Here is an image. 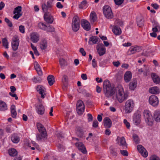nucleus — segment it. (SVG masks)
<instances>
[{"mask_svg": "<svg viewBox=\"0 0 160 160\" xmlns=\"http://www.w3.org/2000/svg\"><path fill=\"white\" fill-rule=\"evenodd\" d=\"M103 89L105 96L108 98L113 95L115 92L114 88L111 86L108 80H105L103 82Z\"/></svg>", "mask_w": 160, "mask_h": 160, "instance_id": "f257e3e1", "label": "nucleus"}, {"mask_svg": "<svg viewBox=\"0 0 160 160\" xmlns=\"http://www.w3.org/2000/svg\"><path fill=\"white\" fill-rule=\"evenodd\" d=\"M128 97V94L127 92H124L123 88L120 87L116 93V98L118 101L120 103H122L126 100Z\"/></svg>", "mask_w": 160, "mask_h": 160, "instance_id": "f03ea898", "label": "nucleus"}, {"mask_svg": "<svg viewBox=\"0 0 160 160\" xmlns=\"http://www.w3.org/2000/svg\"><path fill=\"white\" fill-rule=\"evenodd\" d=\"M135 106V102L132 99L127 100L125 103L124 110L127 113L131 112L133 110Z\"/></svg>", "mask_w": 160, "mask_h": 160, "instance_id": "7ed1b4c3", "label": "nucleus"}, {"mask_svg": "<svg viewBox=\"0 0 160 160\" xmlns=\"http://www.w3.org/2000/svg\"><path fill=\"white\" fill-rule=\"evenodd\" d=\"M80 20L77 16H75L72 18V28L73 31L77 32L79 29Z\"/></svg>", "mask_w": 160, "mask_h": 160, "instance_id": "20e7f679", "label": "nucleus"}, {"mask_svg": "<svg viewBox=\"0 0 160 160\" xmlns=\"http://www.w3.org/2000/svg\"><path fill=\"white\" fill-rule=\"evenodd\" d=\"M103 12L105 17L108 19H111L113 17L111 8L108 5H106L103 7Z\"/></svg>", "mask_w": 160, "mask_h": 160, "instance_id": "39448f33", "label": "nucleus"}, {"mask_svg": "<svg viewBox=\"0 0 160 160\" xmlns=\"http://www.w3.org/2000/svg\"><path fill=\"white\" fill-rule=\"evenodd\" d=\"M143 116L146 122L149 126H152L153 124L152 117L150 111L148 110H144Z\"/></svg>", "mask_w": 160, "mask_h": 160, "instance_id": "423d86ee", "label": "nucleus"}, {"mask_svg": "<svg viewBox=\"0 0 160 160\" xmlns=\"http://www.w3.org/2000/svg\"><path fill=\"white\" fill-rule=\"evenodd\" d=\"M19 44V40L18 36L15 35L13 37L11 42L12 47L13 50L16 51L18 48Z\"/></svg>", "mask_w": 160, "mask_h": 160, "instance_id": "0eeeda50", "label": "nucleus"}, {"mask_svg": "<svg viewBox=\"0 0 160 160\" xmlns=\"http://www.w3.org/2000/svg\"><path fill=\"white\" fill-rule=\"evenodd\" d=\"M85 109V106L83 102L79 100L77 101V109L78 113L80 115L82 114Z\"/></svg>", "mask_w": 160, "mask_h": 160, "instance_id": "6e6552de", "label": "nucleus"}, {"mask_svg": "<svg viewBox=\"0 0 160 160\" xmlns=\"http://www.w3.org/2000/svg\"><path fill=\"white\" fill-rule=\"evenodd\" d=\"M148 101L149 104L153 107L157 106L158 104V98L155 95H152L149 97Z\"/></svg>", "mask_w": 160, "mask_h": 160, "instance_id": "1a4fd4ad", "label": "nucleus"}, {"mask_svg": "<svg viewBox=\"0 0 160 160\" xmlns=\"http://www.w3.org/2000/svg\"><path fill=\"white\" fill-rule=\"evenodd\" d=\"M52 7V4H51L49 2H47L46 4L43 3L42 4V8L45 13H49L48 12V11L50 10Z\"/></svg>", "mask_w": 160, "mask_h": 160, "instance_id": "9d476101", "label": "nucleus"}, {"mask_svg": "<svg viewBox=\"0 0 160 160\" xmlns=\"http://www.w3.org/2000/svg\"><path fill=\"white\" fill-rule=\"evenodd\" d=\"M44 20L48 23H52L54 20V18L51 15L50 13H44Z\"/></svg>", "mask_w": 160, "mask_h": 160, "instance_id": "9b49d317", "label": "nucleus"}, {"mask_svg": "<svg viewBox=\"0 0 160 160\" xmlns=\"http://www.w3.org/2000/svg\"><path fill=\"white\" fill-rule=\"evenodd\" d=\"M81 24L83 28L86 31H88L91 29V26L89 22L87 20L82 19L81 21Z\"/></svg>", "mask_w": 160, "mask_h": 160, "instance_id": "f8f14e48", "label": "nucleus"}, {"mask_svg": "<svg viewBox=\"0 0 160 160\" xmlns=\"http://www.w3.org/2000/svg\"><path fill=\"white\" fill-rule=\"evenodd\" d=\"M97 48L99 56H102L105 53L106 49L102 44L98 45L97 46Z\"/></svg>", "mask_w": 160, "mask_h": 160, "instance_id": "ddd939ff", "label": "nucleus"}, {"mask_svg": "<svg viewBox=\"0 0 160 160\" xmlns=\"http://www.w3.org/2000/svg\"><path fill=\"white\" fill-rule=\"evenodd\" d=\"M76 146L78 148L79 150L83 154H86L87 152L86 148L84 144L81 142H78L75 144Z\"/></svg>", "mask_w": 160, "mask_h": 160, "instance_id": "4468645a", "label": "nucleus"}, {"mask_svg": "<svg viewBox=\"0 0 160 160\" xmlns=\"http://www.w3.org/2000/svg\"><path fill=\"white\" fill-rule=\"evenodd\" d=\"M37 91L41 95V97L44 98L45 95V88L41 85H38L37 87Z\"/></svg>", "mask_w": 160, "mask_h": 160, "instance_id": "2eb2a0df", "label": "nucleus"}, {"mask_svg": "<svg viewBox=\"0 0 160 160\" xmlns=\"http://www.w3.org/2000/svg\"><path fill=\"white\" fill-rule=\"evenodd\" d=\"M104 125L105 128H110L112 124V122L110 119L108 117L105 118L103 120Z\"/></svg>", "mask_w": 160, "mask_h": 160, "instance_id": "dca6fc26", "label": "nucleus"}, {"mask_svg": "<svg viewBox=\"0 0 160 160\" xmlns=\"http://www.w3.org/2000/svg\"><path fill=\"white\" fill-rule=\"evenodd\" d=\"M140 47L138 46H132L128 51V54H132L139 51Z\"/></svg>", "mask_w": 160, "mask_h": 160, "instance_id": "f3484780", "label": "nucleus"}, {"mask_svg": "<svg viewBox=\"0 0 160 160\" xmlns=\"http://www.w3.org/2000/svg\"><path fill=\"white\" fill-rule=\"evenodd\" d=\"M141 115L139 114H135L133 118L134 123L136 125H139L141 122Z\"/></svg>", "mask_w": 160, "mask_h": 160, "instance_id": "a211bd4d", "label": "nucleus"}, {"mask_svg": "<svg viewBox=\"0 0 160 160\" xmlns=\"http://www.w3.org/2000/svg\"><path fill=\"white\" fill-rule=\"evenodd\" d=\"M149 92L152 94H157L160 93V89L157 87L150 88L149 90Z\"/></svg>", "mask_w": 160, "mask_h": 160, "instance_id": "6ab92c4d", "label": "nucleus"}, {"mask_svg": "<svg viewBox=\"0 0 160 160\" xmlns=\"http://www.w3.org/2000/svg\"><path fill=\"white\" fill-rule=\"evenodd\" d=\"M132 78V73L130 71L126 72L124 74V78L126 82H129Z\"/></svg>", "mask_w": 160, "mask_h": 160, "instance_id": "aec40b11", "label": "nucleus"}, {"mask_svg": "<svg viewBox=\"0 0 160 160\" xmlns=\"http://www.w3.org/2000/svg\"><path fill=\"white\" fill-rule=\"evenodd\" d=\"M112 31L116 35H119L121 34L122 31L120 28L115 25L113 28Z\"/></svg>", "mask_w": 160, "mask_h": 160, "instance_id": "412c9836", "label": "nucleus"}, {"mask_svg": "<svg viewBox=\"0 0 160 160\" xmlns=\"http://www.w3.org/2000/svg\"><path fill=\"white\" fill-rule=\"evenodd\" d=\"M37 126L39 132L40 133H47L46 130L42 125L39 123L37 124Z\"/></svg>", "mask_w": 160, "mask_h": 160, "instance_id": "4be33fe9", "label": "nucleus"}, {"mask_svg": "<svg viewBox=\"0 0 160 160\" xmlns=\"http://www.w3.org/2000/svg\"><path fill=\"white\" fill-rule=\"evenodd\" d=\"M39 37L38 34L35 33H32L30 35L31 40L34 43L37 42L39 40Z\"/></svg>", "mask_w": 160, "mask_h": 160, "instance_id": "5701e85b", "label": "nucleus"}, {"mask_svg": "<svg viewBox=\"0 0 160 160\" xmlns=\"http://www.w3.org/2000/svg\"><path fill=\"white\" fill-rule=\"evenodd\" d=\"M37 111L38 113L40 115L43 114L44 112L45 108L42 104H40L37 106Z\"/></svg>", "mask_w": 160, "mask_h": 160, "instance_id": "b1692460", "label": "nucleus"}, {"mask_svg": "<svg viewBox=\"0 0 160 160\" xmlns=\"http://www.w3.org/2000/svg\"><path fill=\"white\" fill-rule=\"evenodd\" d=\"M151 77L153 82L156 84H158L160 82V78L156 73H153L151 74Z\"/></svg>", "mask_w": 160, "mask_h": 160, "instance_id": "393cba45", "label": "nucleus"}, {"mask_svg": "<svg viewBox=\"0 0 160 160\" xmlns=\"http://www.w3.org/2000/svg\"><path fill=\"white\" fill-rule=\"evenodd\" d=\"M99 38L96 36H92L89 39L88 43L90 45L96 43L98 41Z\"/></svg>", "mask_w": 160, "mask_h": 160, "instance_id": "a878e982", "label": "nucleus"}, {"mask_svg": "<svg viewBox=\"0 0 160 160\" xmlns=\"http://www.w3.org/2000/svg\"><path fill=\"white\" fill-rule=\"evenodd\" d=\"M152 31L153 32H157L160 31V26L157 22H154L153 25Z\"/></svg>", "mask_w": 160, "mask_h": 160, "instance_id": "bb28decb", "label": "nucleus"}, {"mask_svg": "<svg viewBox=\"0 0 160 160\" xmlns=\"http://www.w3.org/2000/svg\"><path fill=\"white\" fill-rule=\"evenodd\" d=\"M40 48L42 50H45L47 47V43L46 40L42 39L40 44Z\"/></svg>", "mask_w": 160, "mask_h": 160, "instance_id": "cd10ccee", "label": "nucleus"}, {"mask_svg": "<svg viewBox=\"0 0 160 160\" xmlns=\"http://www.w3.org/2000/svg\"><path fill=\"white\" fill-rule=\"evenodd\" d=\"M120 145L122 147V149H126L127 148V144L124 137H122L120 138Z\"/></svg>", "mask_w": 160, "mask_h": 160, "instance_id": "c85d7f7f", "label": "nucleus"}, {"mask_svg": "<svg viewBox=\"0 0 160 160\" xmlns=\"http://www.w3.org/2000/svg\"><path fill=\"white\" fill-rule=\"evenodd\" d=\"M153 118L156 122H160V112L159 111H156L154 112Z\"/></svg>", "mask_w": 160, "mask_h": 160, "instance_id": "c756f323", "label": "nucleus"}, {"mask_svg": "<svg viewBox=\"0 0 160 160\" xmlns=\"http://www.w3.org/2000/svg\"><path fill=\"white\" fill-rule=\"evenodd\" d=\"M54 78V77L52 75H51L48 76L47 80L49 85L52 86L53 84L55 82Z\"/></svg>", "mask_w": 160, "mask_h": 160, "instance_id": "7c9ffc66", "label": "nucleus"}, {"mask_svg": "<svg viewBox=\"0 0 160 160\" xmlns=\"http://www.w3.org/2000/svg\"><path fill=\"white\" fill-rule=\"evenodd\" d=\"M137 81L136 79L133 80L129 84V88L130 89L134 90L136 87Z\"/></svg>", "mask_w": 160, "mask_h": 160, "instance_id": "2f4dec72", "label": "nucleus"}, {"mask_svg": "<svg viewBox=\"0 0 160 160\" xmlns=\"http://www.w3.org/2000/svg\"><path fill=\"white\" fill-rule=\"evenodd\" d=\"M8 153L9 155L12 157H15L18 154V152L16 149L11 148L9 149Z\"/></svg>", "mask_w": 160, "mask_h": 160, "instance_id": "473e14b6", "label": "nucleus"}, {"mask_svg": "<svg viewBox=\"0 0 160 160\" xmlns=\"http://www.w3.org/2000/svg\"><path fill=\"white\" fill-rule=\"evenodd\" d=\"M97 19V15L94 12H92L90 15V20L91 23H93Z\"/></svg>", "mask_w": 160, "mask_h": 160, "instance_id": "72a5a7b5", "label": "nucleus"}, {"mask_svg": "<svg viewBox=\"0 0 160 160\" xmlns=\"http://www.w3.org/2000/svg\"><path fill=\"white\" fill-rule=\"evenodd\" d=\"M144 20L142 17H138L137 20V24L139 27H142L144 25Z\"/></svg>", "mask_w": 160, "mask_h": 160, "instance_id": "f704fd0d", "label": "nucleus"}, {"mask_svg": "<svg viewBox=\"0 0 160 160\" xmlns=\"http://www.w3.org/2000/svg\"><path fill=\"white\" fill-rule=\"evenodd\" d=\"M11 112L12 116L13 118H15L17 115V112L15 110V106L12 105L11 107Z\"/></svg>", "mask_w": 160, "mask_h": 160, "instance_id": "c9c22d12", "label": "nucleus"}, {"mask_svg": "<svg viewBox=\"0 0 160 160\" xmlns=\"http://www.w3.org/2000/svg\"><path fill=\"white\" fill-rule=\"evenodd\" d=\"M7 109L6 104L2 101H0V110L5 111Z\"/></svg>", "mask_w": 160, "mask_h": 160, "instance_id": "e433bc0d", "label": "nucleus"}, {"mask_svg": "<svg viewBox=\"0 0 160 160\" xmlns=\"http://www.w3.org/2000/svg\"><path fill=\"white\" fill-rule=\"evenodd\" d=\"M34 67L35 69L37 71L38 74L40 76L42 75V72L41 68H40L39 65L38 63H37L36 64Z\"/></svg>", "mask_w": 160, "mask_h": 160, "instance_id": "4c0bfd02", "label": "nucleus"}, {"mask_svg": "<svg viewBox=\"0 0 160 160\" xmlns=\"http://www.w3.org/2000/svg\"><path fill=\"white\" fill-rule=\"evenodd\" d=\"M11 140L15 143H17L19 141V138L17 135L14 134L11 137Z\"/></svg>", "mask_w": 160, "mask_h": 160, "instance_id": "58836bf2", "label": "nucleus"}, {"mask_svg": "<svg viewBox=\"0 0 160 160\" xmlns=\"http://www.w3.org/2000/svg\"><path fill=\"white\" fill-rule=\"evenodd\" d=\"M47 137V134L45 133L38 134L37 135V139L38 141L41 140L42 139L46 138Z\"/></svg>", "mask_w": 160, "mask_h": 160, "instance_id": "ea45409f", "label": "nucleus"}, {"mask_svg": "<svg viewBox=\"0 0 160 160\" xmlns=\"http://www.w3.org/2000/svg\"><path fill=\"white\" fill-rule=\"evenodd\" d=\"M38 27L40 29L43 30H46L47 28V26L42 22H40L38 23Z\"/></svg>", "mask_w": 160, "mask_h": 160, "instance_id": "a19ab883", "label": "nucleus"}, {"mask_svg": "<svg viewBox=\"0 0 160 160\" xmlns=\"http://www.w3.org/2000/svg\"><path fill=\"white\" fill-rule=\"evenodd\" d=\"M62 81L65 87L67 86L68 82V77L66 75H63L62 79Z\"/></svg>", "mask_w": 160, "mask_h": 160, "instance_id": "79ce46f5", "label": "nucleus"}, {"mask_svg": "<svg viewBox=\"0 0 160 160\" xmlns=\"http://www.w3.org/2000/svg\"><path fill=\"white\" fill-rule=\"evenodd\" d=\"M22 8L21 6H18L15 8L13 11V14L16 13H21V12L22 11Z\"/></svg>", "mask_w": 160, "mask_h": 160, "instance_id": "37998d69", "label": "nucleus"}, {"mask_svg": "<svg viewBox=\"0 0 160 160\" xmlns=\"http://www.w3.org/2000/svg\"><path fill=\"white\" fill-rule=\"evenodd\" d=\"M87 2L86 0H84L82 1L80 4L79 5V8L81 9L85 8L86 7Z\"/></svg>", "mask_w": 160, "mask_h": 160, "instance_id": "c03bdc74", "label": "nucleus"}, {"mask_svg": "<svg viewBox=\"0 0 160 160\" xmlns=\"http://www.w3.org/2000/svg\"><path fill=\"white\" fill-rule=\"evenodd\" d=\"M132 138L135 142L136 144L139 143L140 139L138 136L136 134H134L133 135Z\"/></svg>", "mask_w": 160, "mask_h": 160, "instance_id": "a18cd8bd", "label": "nucleus"}, {"mask_svg": "<svg viewBox=\"0 0 160 160\" xmlns=\"http://www.w3.org/2000/svg\"><path fill=\"white\" fill-rule=\"evenodd\" d=\"M2 43L3 44V46H4L7 49L8 48V43L7 39L6 38H5L2 39Z\"/></svg>", "mask_w": 160, "mask_h": 160, "instance_id": "49530a36", "label": "nucleus"}, {"mask_svg": "<svg viewBox=\"0 0 160 160\" xmlns=\"http://www.w3.org/2000/svg\"><path fill=\"white\" fill-rule=\"evenodd\" d=\"M110 153L112 155L115 156H117V153L116 149L112 147H110Z\"/></svg>", "mask_w": 160, "mask_h": 160, "instance_id": "de8ad7c7", "label": "nucleus"}, {"mask_svg": "<svg viewBox=\"0 0 160 160\" xmlns=\"http://www.w3.org/2000/svg\"><path fill=\"white\" fill-rule=\"evenodd\" d=\"M140 153H141V154L144 157H147L148 155V153L146 151V149H145V151L143 150V149H141L140 151L139 152Z\"/></svg>", "mask_w": 160, "mask_h": 160, "instance_id": "09e8293b", "label": "nucleus"}, {"mask_svg": "<svg viewBox=\"0 0 160 160\" xmlns=\"http://www.w3.org/2000/svg\"><path fill=\"white\" fill-rule=\"evenodd\" d=\"M46 30L48 32H53L55 31V29L53 26L49 25L48 27H47Z\"/></svg>", "mask_w": 160, "mask_h": 160, "instance_id": "8fccbe9b", "label": "nucleus"}, {"mask_svg": "<svg viewBox=\"0 0 160 160\" xmlns=\"http://www.w3.org/2000/svg\"><path fill=\"white\" fill-rule=\"evenodd\" d=\"M5 21L8 24V26L9 27H12V22L7 18H5Z\"/></svg>", "mask_w": 160, "mask_h": 160, "instance_id": "3c124183", "label": "nucleus"}, {"mask_svg": "<svg viewBox=\"0 0 160 160\" xmlns=\"http://www.w3.org/2000/svg\"><path fill=\"white\" fill-rule=\"evenodd\" d=\"M124 0H114L115 4L117 5H120L123 2Z\"/></svg>", "mask_w": 160, "mask_h": 160, "instance_id": "603ef678", "label": "nucleus"}, {"mask_svg": "<svg viewBox=\"0 0 160 160\" xmlns=\"http://www.w3.org/2000/svg\"><path fill=\"white\" fill-rule=\"evenodd\" d=\"M59 62L60 65L62 66L65 65L66 63V61L63 58H60L59 59Z\"/></svg>", "mask_w": 160, "mask_h": 160, "instance_id": "864d4df0", "label": "nucleus"}, {"mask_svg": "<svg viewBox=\"0 0 160 160\" xmlns=\"http://www.w3.org/2000/svg\"><path fill=\"white\" fill-rule=\"evenodd\" d=\"M150 160H160V158L156 155L151 156L150 158Z\"/></svg>", "mask_w": 160, "mask_h": 160, "instance_id": "5fc2aeb1", "label": "nucleus"}, {"mask_svg": "<svg viewBox=\"0 0 160 160\" xmlns=\"http://www.w3.org/2000/svg\"><path fill=\"white\" fill-rule=\"evenodd\" d=\"M120 152L121 154L123 156H127L128 155V153L126 150H121Z\"/></svg>", "mask_w": 160, "mask_h": 160, "instance_id": "6e6d98bb", "label": "nucleus"}, {"mask_svg": "<svg viewBox=\"0 0 160 160\" xmlns=\"http://www.w3.org/2000/svg\"><path fill=\"white\" fill-rule=\"evenodd\" d=\"M98 123L96 120L93 121L92 123V127L93 128H96L98 127Z\"/></svg>", "mask_w": 160, "mask_h": 160, "instance_id": "4d7b16f0", "label": "nucleus"}, {"mask_svg": "<svg viewBox=\"0 0 160 160\" xmlns=\"http://www.w3.org/2000/svg\"><path fill=\"white\" fill-rule=\"evenodd\" d=\"M19 30L22 33H23L25 32V28L24 26L20 25L19 27Z\"/></svg>", "mask_w": 160, "mask_h": 160, "instance_id": "13d9d810", "label": "nucleus"}, {"mask_svg": "<svg viewBox=\"0 0 160 160\" xmlns=\"http://www.w3.org/2000/svg\"><path fill=\"white\" fill-rule=\"evenodd\" d=\"M58 147L60 152L63 151L64 150V147L62 145L59 144L58 145Z\"/></svg>", "mask_w": 160, "mask_h": 160, "instance_id": "bf43d9fd", "label": "nucleus"}, {"mask_svg": "<svg viewBox=\"0 0 160 160\" xmlns=\"http://www.w3.org/2000/svg\"><path fill=\"white\" fill-rule=\"evenodd\" d=\"M22 15V13L15 14V15L13 17V18L16 19H18Z\"/></svg>", "mask_w": 160, "mask_h": 160, "instance_id": "052dcab7", "label": "nucleus"}, {"mask_svg": "<svg viewBox=\"0 0 160 160\" xmlns=\"http://www.w3.org/2000/svg\"><path fill=\"white\" fill-rule=\"evenodd\" d=\"M137 148L139 152L141 149H143V150H144L145 151V149L144 148L143 146L141 145H138L137 146Z\"/></svg>", "mask_w": 160, "mask_h": 160, "instance_id": "680f3d73", "label": "nucleus"}, {"mask_svg": "<svg viewBox=\"0 0 160 160\" xmlns=\"http://www.w3.org/2000/svg\"><path fill=\"white\" fill-rule=\"evenodd\" d=\"M88 117V120L89 122H91L92 120L93 117L91 114L88 113L87 114Z\"/></svg>", "mask_w": 160, "mask_h": 160, "instance_id": "e2e57ef3", "label": "nucleus"}, {"mask_svg": "<svg viewBox=\"0 0 160 160\" xmlns=\"http://www.w3.org/2000/svg\"><path fill=\"white\" fill-rule=\"evenodd\" d=\"M123 121L124 124L126 125L127 128H129L130 127V124L128 122L126 119H124Z\"/></svg>", "mask_w": 160, "mask_h": 160, "instance_id": "0e129e2a", "label": "nucleus"}, {"mask_svg": "<svg viewBox=\"0 0 160 160\" xmlns=\"http://www.w3.org/2000/svg\"><path fill=\"white\" fill-rule=\"evenodd\" d=\"M92 65L93 68H95L97 67V62L94 59H93L92 60Z\"/></svg>", "mask_w": 160, "mask_h": 160, "instance_id": "69168bd1", "label": "nucleus"}, {"mask_svg": "<svg viewBox=\"0 0 160 160\" xmlns=\"http://www.w3.org/2000/svg\"><path fill=\"white\" fill-rule=\"evenodd\" d=\"M56 7L58 8H62L63 6L62 5L60 2H58L56 4Z\"/></svg>", "mask_w": 160, "mask_h": 160, "instance_id": "338daca9", "label": "nucleus"}, {"mask_svg": "<svg viewBox=\"0 0 160 160\" xmlns=\"http://www.w3.org/2000/svg\"><path fill=\"white\" fill-rule=\"evenodd\" d=\"M80 52L82 54L83 56H85L86 55V53L83 48H81L79 50Z\"/></svg>", "mask_w": 160, "mask_h": 160, "instance_id": "774afa93", "label": "nucleus"}]
</instances>
